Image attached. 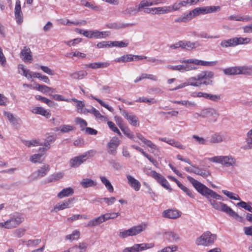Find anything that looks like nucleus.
<instances>
[{
	"instance_id": "62",
	"label": "nucleus",
	"mask_w": 252,
	"mask_h": 252,
	"mask_svg": "<svg viewBox=\"0 0 252 252\" xmlns=\"http://www.w3.org/2000/svg\"><path fill=\"white\" fill-rule=\"evenodd\" d=\"M39 67L45 73L49 75H54L55 72L47 66L39 65Z\"/></svg>"
},
{
	"instance_id": "54",
	"label": "nucleus",
	"mask_w": 252,
	"mask_h": 252,
	"mask_svg": "<svg viewBox=\"0 0 252 252\" xmlns=\"http://www.w3.org/2000/svg\"><path fill=\"white\" fill-rule=\"evenodd\" d=\"M169 12L172 13L175 11H179L181 9V7L179 1H176L172 5H168Z\"/></svg>"
},
{
	"instance_id": "38",
	"label": "nucleus",
	"mask_w": 252,
	"mask_h": 252,
	"mask_svg": "<svg viewBox=\"0 0 252 252\" xmlns=\"http://www.w3.org/2000/svg\"><path fill=\"white\" fill-rule=\"evenodd\" d=\"M181 48L188 50H191L195 47L196 43L189 41H180Z\"/></svg>"
},
{
	"instance_id": "40",
	"label": "nucleus",
	"mask_w": 252,
	"mask_h": 252,
	"mask_svg": "<svg viewBox=\"0 0 252 252\" xmlns=\"http://www.w3.org/2000/svg\"><path fill=\"white\" fill-rule=\"evenodd\" d=\"M88 74L86 71H79L69 74L71 78L74 79H82Z\"/></svg>"
},
{
	"instance_id": "3",
	"label": "nucleus",
	"mask_w": 252,
	"mask_h": 252,
	"mask_svg": "<svg viewBox=\"0 0 252 252\" xmlns=\"http://www.w3.org/2000/svg\"><path fill=\"white\" fill-rule=\"evenodd\" d=\"M208 13L207 6L197 7L191 11L183 14L181 16L176 18L175 22L177 23H186L200 14Z\"/></svg>"
},
{
	"instance_id": "24",
	"label": "nucleus",
	"mask_w": 252,
	"mask_h": 252,
	"mask_svg": "<svg viewBox=\"0 0 252 252\" xmlns=\"http://www.w3.org/2000/svg\"><path fill=\"white\" fill-rule=\"evenodd\" d=\"M110 63L107 62H94L85 64L86 68H90L94 69L105 68L109 66Z\"/></svg>"
},
{
	"instance_id": "37",
	"label": "nucleus",
	"mask_w": 252,
	"mask_h": 252,
	"mask_svg": "<svg viewBox=\"0 0 252 252\" xmlns=\"http://www.w3.org/2000/svg\"><path fill=\"white\" fill-rule=\"evenodd\" d=\"M96 184L95 182L90 178H84L80 182V185L84 188L94 187Z\"/></svg>"
},
{
	"instance_id": "60",
	"label": "nucleus",
	"mask_w": 252,
	"mask_h": 252,
	"mask_svg": "<svg viewBox=\"0 0 252 252\" xmlns=\"http://www.w3.org/2000/svg\"><path fill=\"white\" fill-rule=\"evenodd\" d=\"M192 138L199 144L206 145L207 144V140L202 137H200L196 135H192Z\"/></svg>"
},
{
	"instance_id": "32",
	"label": "nucleus",
	"mask_w": 252,
	"mask_h": 252,
	"mask_svg": "<svg viewBox=\"0 0 252 252\" xmlns=\"http://www.w3.org/2000/svg\"><path fill=\"white\" fill-rule=\"evenodd\" d=\"M174 103H176L178 104H180L183 106H185L187 108H194L197 106V104L193 101H189L188 100H180V101H172Z\"/></svg>"
},
{
	"instance_id": "43",
	"label": "nucleus",
	"mask_w": 252,
	"mask_h": 252,
	"mask_svg": "<svg viewBox=\"0 0 252 252\" xmlns=\"http://www.w3.org/2000/svg\"><path fill=\"white\" fill-rule=\"evenodd\" d=\"M133 61H134V57H133V55L131 54H128L124 55L119 58H117L115 60V61L118 63H125L130 62Z\"/></svg>"
},
{
	"instance_id": "10",
	"label": "nucleus",
	"mask_w": 252,
	"mask_h": 252,
	"mask_svg": "<svg viewBox=\"0 0 252 252\" xmlns=\"http://www.w3.org/2000/svg\"><path fill=\"white\" fill-rule=\"evenodd\" d=\"M214 76V73L210 70L201 71L197 75V80L199 84V86L202 85L205 86L212 85L213 81L212 79Z\"/></svg>"
},
{
	"instance_id": "8",
	"label": "nucleus",
	"mask_w": 252,
	"mask_h": 252,
	"mask_svg": "<svg viewBox=\"0 0 252 252\" xmlns=\"http://www.w3.org/2000/svg\"><path fill=\"white\" fill-rule=\"evenodd\" d=\"M148 226L146 223H142L139 225L133 226L129 229L120 232L118 235L121 238H126L128 236H135L142 231H145Z\"/></svg>"
},
{
	"instance_id": "26",
	"label": "nucleus",
	"mask_w": 252,
	"mask_h": 252,
	"mask_svg": "<svg viewBox=\"0 0 252 252\" xmlns=\"http://www.w3.org/2000/svg\"><path fill=\"white\" fill-rule=\"evenodd\" d=\"M70 99L71 102L73 101L74 103V105L76 107L77 112L79 113L85 114L86 113V109L84 108L85 104L83 101L78 100L75 98H72Z\"/></svg>"
},
{
	"instance_id": "17",
	"label": "nucleus",
	"mask_w": 252,
	"mask_h": 252,
	"mask_svg": "<svg viewBox=\"0 0 252 252\" xmlns=\"http://www.w3.org/2000/svg\"><path fill=\"white\" fill-rule=\"evenodd\" d=\"M228 139H229V137L227 135L220 133H216L211 136L209 142L211 143L216 144Z\"/></svg>"
},
{
	"instance_id": "27",
	"label": "nucleus",
	"mask_w": 252,
	"mask_h": 252,
	"mask_svg": "<svg viewBox=\"0 0 252 252\" xmlns=\"http://www.w3.org/2000/svg\"><path fill=\"white\" fill-rule=\"evenodd\" d=\"M131 25L132 24L128 23H110L107 24L106 27L108 29L117 30L128 27Z\"/></svg>"
},
{
	"instance_id": "4",
	"label": "nucleus",
	"mask_w": 252,
	"mask_h": 252,
	"mask_svg": "<svg viewBox=\"0 0 252 252\" xmlns=\"http://www.w3.org/2000/svg\"><path fill=\"white\" fill-rule=\"evenodd\" d=\"M210 162L220 164L226 167H234L237 166L236 158L231 155L217 156L208 158Z\"/></svg>"
},
{
	"instance_id": "64",
	"label": "nucleus",
	"mask_w": 252,
	"mask_h": 252,
	"mask_svg": "<svg viewBox=\"0 0 252 252\" xmlns=\"http://www.w3.org/2000/svg\"><path fill=\"white\" fill-rule=\"evenodd\" d=\"M63 176V174L62 172L56 173L51 176L50 180L51 182H55L62 179Z\"/></svg>"
},
{
	"instance_id": "53",
	"label": "nucleus",
	"mask_w": 252,
	"mask_h": 252,
	"mask_svg": "<svg viewBox=\"0 0 252 252\" xmlns=\"http://www.w3.org/2000/svg\"><path fill=\"white\" fill-rule=\"evenodd\" d=\"M3 114L5 117H6V118L9 120L10 123H11L12 124L15 125L17 123V119L10 112L4 111Z\"/></svg>"
},
{
	"instance_id": "57",
	"label": "nucleus",
	"mask_w": 252,
	"mask_h": 252,
	"mask_svg": "<svg viewBox=\"0 0 252 252\" xmlns=\"http://www.w3.org/2000/svg\"><path fill=\"white\" fill-rule=\"evenodd\" d=\"M35 98L36 99L41 100L42 102L47 104L50 107L52 106L54 104V102L52 101L41 95H37L35 96Z\"/></svg>"
},
{
	"instance_id": "18",
	"label": "nucleus",
	"mask_w": 252,
	"mask_h": 252,
	"mask_svg": "<svg viewBox=\"0 0 252 252\" xmlns=\"http://www.w3.org/2000/svg\"><path fill=\"white\" fill-rule=\"evenodd\" d=\"M161 3H162V2L160 0H142L138 4V6L140 10H141L146 7Z\"/></svg>"
},
{
	"instance_id": "56",
	"label": "nucleus",
	"mask_w": 252,
	"mask_h": 252,
	"mask_svg": "<svg viewBox=\"0 0 252 252\" xmlns=\"http://www.w3.org/2000/svg\"><path fill=\"white\" fill-rule=\"evenodd\" d=\"M222 192L223 193V194H224L225 195H226L227 197H228L229 198L231 199L236 200H240V198L238 195L232 192L228 191L226 190H222Z\"/></svg>"
},
{
	"instance_id": "28",
	"label": "nucleus",
	"mask_w": 252,
	"mask_h": 252,
	"mask_svg": "<svg viewBox=\"0 0 252 252\" xmlns=\"http://www.w3.org/2000/svg\"><path fill=\"white\" fill-rule=\"evenodd\" d=\"M136 136L139 140H140L143 143L146 144L148 147L151 149L158 150V147L155 144H154L151 141L146 139L140 133H136Z\"/></svg>"
},
{
	"instance_id": "31",
	"label": "nucleus",
	"mask_w": 252,
	"mask_h": 252,
	"mask_svg": "<svg viewBox=\"0 0 252 252\" xmlns=\"http://www.w3.org/2000/svg\"><path fill=\"white\" fill-rule=\"evenodd\" d=\"M110 32L108 31L100 32L97 30L92 31V38L94 37L98 39L104 38L109 36Z\"/></svg>"
},
{
	"instance_id": "19",
	"label": "nucleus",
	"mask_w": 252,
	"mask_h": 252,
	"mask_svg": "<svg viewBox=\"0 0 252 252\" xmlns=\"http://www.w3.org/2000/svg\"><path fill=\"white\" fill-rule=\"evenodd\" d=\"M181 216V213L177 210L168 209L162 212V217L171 219H176Z\"/></svg>"
},
{
	"instance_id": "42",
	"label": "nucleus",
	"mask_w": 252,
	"mask_h": 252,
	"mask_svg": "<svg viewBox=\"0 0 252 252\" xmlns=\"http://www.w3.org/2000/svg\"><path fill=\"white\" fill-rule=\"evenodd\" d=\"M80 236V232L77 230H74L71 234L67 235L65 236V240L70 241L77 240Z\"/></svg>"
},
{
	"instance_id": "55",
	"label": "nucleus",
	"mask_w": 252,
	"mask_h": 252,
	"mask_svg": "<svg viewBox=\"0 0 252 252\" xmlns=\"http://www.w3.org/2000/svg\"><path fill=\"white\" fill-rule=\"evenodd\" d=\"M91 97L93 99L96 100L102 106L105 107L109 111L113 112L114 111V109L112 107L109 106L108 104H107L104 102H103L102 100H101L93 95H91Z\"/></svg>"
},
{
	"instance_id": "45",
	"label": "nucleus",
	"mask_w": 252,
	"mask_h": 252,
	"mask_svg": "<svg viewBox=\"0 0 252 252\" xmlns=\"http://www.w3.org/2000/svg\"><path fill=\"white\" fill-rule=\"evenodd\" d=\"M223 71L227 75H238V66L226 68Z\"/></svg>"
},
{
	"instance_id": "61",
	"label": "nucleus",
	"mask_w": 252,
	"mask_h": 252,
	"mask_svg": "<svg viewBox=\"0 0 252 252\" xmlns=\"http://www.w3.org/2000/svg\"><path fill=\"white\" fill-rule=\"evenodd\" d=\"M109 127L114 132L117 133L119 135L122 136V134L120 131L119 129L116 126L115 124L111 121L107 122Z\"/></svg>"
},
{
	"instance_id": "63",
	"label": "nucleus",
	"mask_w": 252,
	"mask_h": 252,
	"mask_svg": "<svg viewBox=\"0 0 252 252\" xmlns=\"http://www.w3.org/2000/svg\"><path fill=\"white\" fill-rule=\"evenodd\" d=\"M26 231V230L25 228H19L15 230L13 233L16 237L18 238H21L24 235Z\"/></svg>"
},
{
	"instance_id": "15",
	"label": "nucleus",
	"mask_w": 252,
	"mask_h": 252,
	"mask_svg": "<svg viewBox=\"0 0 252 252\" xmlns=\"http://www.w3.org/2000/svg\"><path fill=\"white\" fill-rule=\"evenodd\" d=\"M199 115L201 116V118H208L211 117L214 118L213 121L215 122L216 121V116H218V114L216 110L213 108H206L202 109L200 112Z\"/></svg>"
},
{
	"instance_id": "50",
	"label": "nucleus",
	"mask_w": 252,
	"mask_h": 252,
	"mask_svg": "<svg viewBox=\"0 0 252 252\" xmlns=\"http://www.w3.org/2000/svg\"><path fill=\"white\" fill-rule=\"evenodd\" d=\"M74 121L77 125L80 126V127L81 128V130H84L86 128V126H87V122L81 118H76Z\"/></svg>"
},
{
	"instance_id": "29",
	"label": "nucleus",
	"mask_w": 252,
	"mask_h": 252,
	"mask_svg": "<svg viewBox=\"0 0 252 252\" xmlns=\"http://www.w3.org/2000/svg\"><path fill=\"white\" fill-rule=\"evenodd\" d=\"M140 11L139 9V6H138V7L137 8V6H128L127 7L126 9L123 10L122 13L123 14L125 15H128V16H131V15H135L138 13V12Z\"/></svg>"
},
{
	"instance_id": "25",
	"label": "nucleus",
	"mask_w": 252,
	"mask_h": 252,
	"mask_svg": "<svg viewBox=\"0 0 252 252\" xmlns=\"http://www.w3.org/2000/svg\"><path fill=\"white\" fill-rule=\"evenodd\" d=\"M164 237L166 240L170 243L176 242L180 240L179 234L172 231L165 232Z\"/></svg>"
},
{
	"instance_id": "59",
	"label": "nucleus",
	"mask_w": 252,
	"mask_h": 252,
	"mask_svg": "<svg viewBox=\"0 0 252 252\" xmlns=\"http://www.w3.org/2000/svg\"><path fill=\"white\" fill-rule=\"evenodd\" d=\"M178 186L186 194L190 197H194L193 193L186 187L184 186L181 183H178Z\"/></svg>"
},
{
	"instance_id": "14",
	"label": "nucleus",
	"mask_w": 252,
	"mask_h": 252,
	"mask_svg": "<svg viewBox=\"0 0 252 252\" xmlns=\"http://www.w3.org/2000/svg\"><path fill=\"white\" fill-rule=\"evenodd\" d=\"M50 169V165L44 164L41 166L37 171L33 172L31 176L32 180H35L38 178H42L47 174Z\"/></svg>"
},
{
	"instance_id": "12",
	"label": "nucleus",
	"mask_w": 252,
	"mask_h": 252,
	"mask_svg": "<svg viewBox=\"0 0 252 252\" xmlns=\"http://www.w3.org/2000/svg\"><path fill=\"white\" fill-rule=\"evenodd\" d=\"M149 175L157 181L162 187L167 189L171 190L168 181L160 174L155 171H151Z\"/></svg>"
},
{
	"instance_id": "2",
	"label": "nucleus",
	"mask_w": 252,
	"mask_h": 252,
	"mask_svg": "<svg viewBox=\"0 0 252 252\" xmlns=\"http://www.w3.org/2000/svg\"><path fill=\"white\" fill-rule=\"evenodd\" d=\"M180 63H182V64L177 65V71L181 72L195 70L198 68L195 65L213 66L218 63L217 61L207 62L196 59L181 60Z\"/></svg>"
},
{
	"instance_id": "5",
	"label": "nucleus",
	"mask_w": 252,
	"mask_h": 252,
	"mask_svg": "<svg viewBox=\"0 0 252 252\" xmlns=\"http://www.w3.org/2000/svg\"><path fill=\"white\" fill-rule=\"evenodd\" d=\"M120 215L119 213H107L91 220L86 225L88 227H93L99 225L109 220L115 219Z\"/></svg>"
},
{
	"instance_id": "11",
	"label": "nucleus",
	"mask_w": 252,
	"mask_h": 252,
	"mask_svg": "<svg viewBox=\"0 0 252 252\" xmlns=\"http://www.w3.org/2000/svg\"><path fill=\"white\" fill-rule=\"evenodd\" d=\"M154 247L153 243H142L140 244H134L131 247L124 249L122 252H139Z\"/></svg>"
},
{
	"instance_id": "58",
	"label": "nucleus",
	"mask_w": 252,
	"mask_h": 252,
	"mask_svg": "<svg viewBox=\"0 0 252 252\" xmlns=\"http://www.w3.org/2000/svg\"><path fill=\"white\" fill-rule=\"evenodd\" d=\"M157 15H161L169 13L168 6L157 7Z\"/></svg>"
},
{
	"instance_id": "33",
	"label": "nucleus",
	"mask_w": 252,
	"mask_h": 252,
	"mask_svg": "<svg viewBox=\"0 0 252 252\" xmlns=\"http://www.w3.org/2000/svg\"><path fill=\"white\" fill-rule=\"evenodd\" d=\"M74 193L73 189L71 187L66 188L63 189L60 192H59L57 196L59 198H62L65 197H67L72 195Z\"/></svg>"
},
{
	"instance_id": "7",
	"label": "nucleus",
	"mask_w": 252,
	"mask_h": 252,
	"mask_svg": "<svg viewBox=\"0 0 252 252\" xmlns=\"http://www.w3.org/2000/svg\"><path fill=\"white\" fill-rule=\"evenodd\" d=\"M24 220V218L20 215L16 214L11 216L6 221L0 222V229H11L18 226Z\"/></svg>"
},
{
	"instance_id": "46",
	"label": "nucleus",
	"mask_w": 252,
	"mask_h": 252,
	"mask_svg": "<svg viewBox=\"0 0 252 252\" xmlns=\"http://www.w3.org/2000/svg\"><path fill=\"white\" fill-rule=\"evenodd\" d=\"M234 38L236 46L238 45L249 44L251 41V39L249 37H236Z\"/></svg>"
},
{
	"instance_id": "22",
	"label": "nucleus",
	"mask_w": 252,
	"mask_h": 252,
	"mask_svg": "<svg viewBox=\"0 0 252 252\" xmlns=\"http://www.w3.org/2000/svg\"><path fill=\"white\" fill-rule=\"evenodd\" d=\"M14 12L17 22L19 24H21L23 22V16L19 0H17L16 2Z\"/></svg>"
},
{
	"instance_id": "49",
	"label": "nucleus",
	"mask_w": 252,
	"mask_h": 252,
	"mask_svg": "<svg viewBox=\"0 0 252 252\" xmlns=\"http://www.w3.org/2000/svg\"><path fill=\"white\" fill-rule=\"evenodd\" d=\"M167 143L179 149H185V147L182 145L180 142L174 139H168Z\"/></svg>"
},
{
	"instance_id": "35",
	"label": "nucleus",
	"mask_w": 252,
	"mask_h": 252,
	"mask_svg": "<svg viewBox=\"0 0 252 252\" xmlns=\"http://www.w3.org/2000/svg\"><path fill=\"white\" fill-rule=\"evenodd\" d=\"M191 166L194 168L193 173L200 175L204 178H206L210 175V173L208 170L200 168L198 166H195V165H191Z\"/></svg>"
},
{
	"instance_id": "6",
	"label": "nucleus",
	"mask_w": 252,
	"mask_h": 252,
	"mask_svg": "<svg viewBox=\"0 0 252 252\" xmlns=\"http://www.w3.org/2000/svg\"><path fill=\"white\" fill-rule=\"evenodd\" d=\"M217 236L216 234L212 233L207 231L204 232L196 240V244L198 246L210 247L213 245L216 241Z\"/></svg>"
},
{
	"instance_id": "48",
	"label": "nucleus",
	"mask_w": 252,
	"mask_h": 252,
	"mask_svg": "<svg viewBox=\"0 0 252 252\" xmlns=\"http://www.w3.org/2000/svg\"><path fill=\"white\" fill-rule=\"evenodd\" d=\"M43 154H36L31 156L30 158V160L34 163H41L42 162V157Z\"/></svg>"
},
{
	"instance_id": "13",
	"label": "nucleus",
	"mask_w": 252,
	"mask_h": 252,
	"mask_svg": "<svg viewBox=\"0 0 252 252\" xmlns=\"http://www.w3.org/2000/svg\"><path fill=\"white\" fill-rule=\"evenodd\" d=\"M121 143L120 140L116 136L112 138L107 144L108 153L112 155L117 153V149Z\"/></svg>"
},
{
	"instance_id": "41",
	"label": "nucleus",
	"mask_w": 252,
	"mask_h": 252,
	"mask_svg": "<svg viewBox=\"0 0 252 252\" xmlns=\"http://www.w3.org/2000/svg\"><path fill=\"white\" fill-rule=\"evenodd\" d=\"M23 144L27 147L30 148L31 147H37L41 146L42 144L40 143V141L37 139H32L31 140H24Z\"/></svg>"
},
{
	"instance_id": "52",
	"label": "nucleus",
	"mask_w": 252,
	"mask_h": 252,
	"mask_svg": "<svg viewBox=\"0 0 252 252\" xmlns=\"http://www.w3.org/2000/svg\"><path fill=\"white\" fill-rule=\"evenodd\" d=\"M187 83L188 86H191L193 87H199V84L197 80V75L194 77L189 78L187 80Z\"/></svg>"
},
{
	"instance_id": "34",
	"label": "nucleus",
	"mask_w": 252,
	"mask_h": 252,
	"mask_svg": "<svg viewBox=\"0 0 252 252\" xmlns=\"http://www.w3.org/2000/svg\"><path fill=\"white\" fill-rule=\"evenodd\" d=\"M238 75L243 74L250 75L252 74V66H238Z\"/></svg>"
},
{
	"instance_id": "44",
	"label": "nucleus",
	"mask_w": 252,
	"mask_h": 252,
	"mask_svg": "<svg viewBox=\"0 0 252 252\" xmlns=\"http://www.w3.org/2000/svg\"><path fill=\"white\" fill-rule=\"evenodd\" d=\"M220 46L225 48L236 46L235 38L234 37L227 40H222L220 43Z\"/></svg>"
},
{
	"instance_id": "23",
	"label": "nucleus",
	"mask_w": 252,
	"mask_h": 252,
	"mask_svg": "<svg viewBox=\"0 0 252 252\" xmlns=\"http://www.w3.org/2000/svg\"><path fill=\"white\" fill-rule=\"evenodd\" d=\"M128 184L135 191H138L141 187L140 183L130 175H126Z\"/></svg>"
},
{
	"instance_id": "20",
	"label": "nucleus",
	"mask_w": 252,
	"mask_h": 252,
	"mask_svg": "<svg viewBox=\"0 0 252 252\" xmlns=\"http://www.w3.org/2000/svg\"><path fill=\"white\" fill-rule=\"evenodd\" d=\"M20 57L25 62L31 63L32 60V52L28 47H24L20 53Z\"/></svg>"
},
{
	"instance_id": "9",
	"label": "nucleus",
	"mask_w": 252,
	"mask_h": 252,
	"mask_svg": "<svg viewBox=\"0 0 252 252\" xmlns=\"http://www.w3.org/2000/svg\"><path fill=\"white\" fill-rule=\"evenodd\" d=\"M95 154L94 151L90 150L79 156L75 157L69 160V166L71 167L77 168L84 162L87 158L94 157Z\"/></svg>"
},
{
	"instance_id": "16",
	"label": "nucleus",
	"mask_w": 252,
	"mask_h": 252,
	"mask_svg": "<svg viewBox=\"0 0 252 252\" xmlns=\"http://www.w3.org/2000/svg\"><path fill=\"white\" fill-rule=\"evenodd\" d=\"M73 200V198H69L63 202L59 203L54 206V209L51 211H55L57 212L60 210H62L66 208H69L72 206V202Z\"/></svg>"
},
{
	"instance_id": "1",
	"label": "nucleus",
	"mask_w": 252,
	"mask_h": 252,
	"mask_svg": "<svg viewBox=\"0 0 252 252\" xmlns=\"http://www.w3.org/2000/svg\"><path fill=\"white\" fill-rule=\"evenodd\" d=\"M187 178L199 193L208 199L210 203L214 208L225 212L230 216L240 221H242V218L240 217L227 205L220 202H217L209 198V197H211L217 200H221L222 197L220 195L218 194L216 192L209 189L206 186L191 177L187 176Z\"/></svg>"
},
{
	"instance_id": "30",
	"label": "nucleus",
	"mask_w": 252,
	"mask_h": 252,
	"mask_svg": "<svg viewBox=\"0 0 252 252\" xmlns=\"http://www.w3.org/2000/svg\"><path fill=\"white\" fill-rule=\"evenodd\" d=\"M31 111L32 113L39 114L47 118H49L51 116V114L49 112L41 107H33Z\"/></svg>"
},
{
	"instance_id": "21",
	"label": "nucleus",
	"mask_w": 252,
	"mask_h": 252,
	"mask_svg": "<svg viewBox=\"0 0 252 252\" xmlns=\"http://www.w3.org/2000/svg\"><path fill=\"white\" fill-rule=\"evenodd\" d=\"M122 114L123 116L128 120L130 125L135 126L139 125V121L136 116L129 114L125 110L122 111Z\"/></svg>"
},
{
	"instance_id": "51",
	"label": "nucleus",
	"mask_w": 252,
	"mask_h": 252,
	"mask_svg": "<svg viewBox=\"0 0 252 252\" xmlns=\"http://www.w3.org/2000/svg\"><path fill=\"white\" fill-rule=\"evenodd\" d=\"M59 129L61 132L66 133L74 130L75 127L73 126L63 125L60 126Z\"/></svg>"
},
{
	"instance_id": "47",
	"label": "nucleus",
	"mask_w": 252,
	"mask_h": 252,
	"mask_svg": "<svg viewBox=\"0 0 252 252\" xmlns=\"http://www.w3.org/2000/svg\"><path fill=\"white\" fill-rule=\"evenodd\" d=\"M21 241H22L23 243H26L27 247H35L41 243V240L40 239H37L33 240L31 239L27 241L21 240Z\"/></svg>"
},
{
	"instance_id": "39",
	"label": "nucleus",
	"mask_w": 252,
	"mask_h": 252,
	"mask_svg": "<svg viewBox=\"0 0 252 252\" xmlns=\"http://www.w3.org/2000/svg\"><path fill=\"white\" fill-rule=\"evenodd\" d=\"M100 181L102 184L105 186L109 192H113L114 191V188L112 185L111 182L104 176H100L99 177Z\"/></svg>"
},
{
	"instance_id": "36",
	"label": "nucleus",
	"mask_w": 252,
	"mask_h": 252,
	"mask_svg": "<svg viewBox=\"0 0 252 252\" xmlns=\"http://www.w3.org/2000/svg\"><path fill=\"white\" fill-rule=\"evenodd\" d=\"M87 246L86 243H80L78 245L69 248V252H83L86 250Z\"/></svg>"
}]
</instances>
